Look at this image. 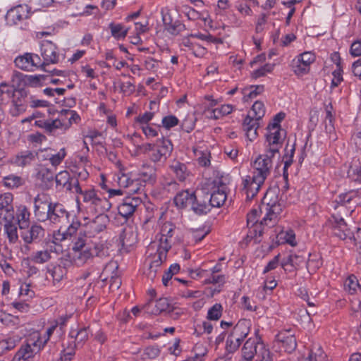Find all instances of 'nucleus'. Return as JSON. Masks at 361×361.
<instances>
[{
  "label": "nucleus",
  "instance_id": "f257e3e1",
  "mask_svg": "<svg viewBox=\"0 0 361 361\" xmlns=\"http://www.w3.org/2000/svg\"><path fill=\"white\" fill-rule=\"evenodd\" d=\"M272 146L266 145V152L259 155L252 164V176H247L243 180V188L247 197L253 198L265 180L271 174L273 167L272 158L279 152H273Z\"/></svg>",
  "mask_w": 361,
  "mask_h": 361
},
{
  "label": "nucleus",
  "instance_id": "f03ea898",
  "mask_svg": "<svg viewBox=\"0 0 361 361\" xmlns=\"http://www.w3.org/2000/svg\"><path fill=\"white\" fill-rule=\"evenodd\" d=\"M72 259L77 266H83L93 259L94 256L104 257L108 255L102 243L97 240L78 235L72 247Z\"/></svg>",
  "mask_w": 361,
  "mask_h": 361
},
{
  "label": "nucleus",
  "instance_id": "7ed1b4c3",
  "mask_svg": "<svg viewBox=\"0 0 361 361\" xmlns=\"http://www.w3.org/2000/svg\"><path fill=\"white\" fill-rule=\"evenodd\" d=\"M50 222L59 226L57 233L54 234L56 240H63L73 235L80 227V223L75 220L65 207L59 203H53L47 214Z\"/></svg>",
  "mask_w": 361,
  "mask_h": 361
},
{
  "label": "nucleus",
  "instance_id": "20e7f679",
  "mask_svg": "<svg viewBox=\"0 0 361 361\" xmlns=\"http://www.w3.org/2000/svg\"><path fill=\"white\" fill-rule=\"evenodd\" d=\"M245 361H272L271 353L258 336L248 338L242 348Z\"/></svg>",
  "mask_w": 361,
  "mask_h": 361
},
{
  "label": "nucleus",
  "instance_id": "39448f33",
  "mask_svg": "<svg viewBox=\"0 0 361 361\" xmlns=\"http://www.w3.org/2000/svg\"><path fill=\"white\" fill-rule=\"evenodd\" d=\"M269 197V194H267L264 197L263 204L264 209L267 211V214L262 219L259 224L252 225L247 233V238L253 239L255 243H257L261 241L260 237L263 233V229L262 226L263 224L267 225V221H271L273 217H276L278 214L280 213L281 209L279 204L275 202H267Z\"/></svg>",
  "mask_w": 361,
  "mask_h": 361
},
{
  "label": "nucleus",
  "instance_id": "423d86ee",
  "mask_svg": "<svg viewBox=\"0 0 361 361\" xmlns=\"http://www.w3.org/2000/svg\"><path fill=\"white\" fill-rule=\"evenodd\" d=\"M80 199L87 207L95 213H104L111 207L109 200L105 197H100L94 189H82V192L76 197L78 203H79Z\"/></svg>",
  "mask_w": 361,
  "mask_h": 361
},
{
  "label": "nucleus",
  "instance_id": "0eeeda50",
  "mask_svg": "<svg viewBox=\"0 0 361 361\" xmlns=\"http://www.w3.org/2000/svg\"><path fill=\"white\" fill-rule=\"evenodd\" d=\"M250 322L247 319L240 320L228 335L226 343V350L228 353H233L240 347L243 340L248 335Z\"/></svg>",
  "mask_w": 361,
  "mask_h": 361
},
{
  "label": "nucleus",
  "instance_id": "6e6552de",
  "mask_svg": "<svg viewBox=\"0 0 361 361\" xmlns=\"http://www.w3.org/2000/svg\"><path fill=\"white\" fill-rule=\"evenodd\" d=\"M71 341L67 347L63 349L61 356V361H71L75 355V349L78 345L83 343L88 338V329L81 328L78 331L71 330Z\"/></svg>",
  "mask_w": 361,
  "mask_h": 361
},
{
  "label": "nucleus",
  "instance_id": "1a4fd4ad",
  "mask_svg": "<svg viewBox=\"0 0 361 361\" xmlns=\"http://www.w3.org/2000/svg\"><path fill=\"white\" fill-rule=\"evenodd\" d=\"M268 133L267 135V145L272 146L273 152H279L281 147L282 140L286 137V131L281 128L279 123H276L274 119L268 127Z\"/></svg>",
  "mask_w": 361,
  "mask_h": 361
},
{
  "label": "nucleus",
  "instance_id": "9d476101",
  "mask_svg": "<svg viewBox=\"0 0 361 361\" xmlns=\"http://www.w3.org/2000/svg\"><path fill=\"white\" fill-rule=\"evenodd\" d=\"M41 55L43 62L41 61L42 69L46 71L45 66L49 64H55L59 62V54L55 44L49 40H43L41 43Z\"/></svg>",
  "mask_w": 361,
  "mask_h": 361
},
{
  "label": "nucleus",
  "instance_id": "9b49d317",
  "mask_svg": "<svg viewBox=\"0 0 361 361\" xmlns=\"http://www.w3.org/2000/svg\"><path fill=\"white\" fill-rule=\"evenodd\" d=\"M95 219L90 222L85 226L84 228L81 229L78 233L80 235H85L90 237V238L97 240L94 238L95 235L99 233L106 228V224L109 221L108 216L103 214V213H99Z\"/></svg>",
  "mask_w": 361,
  "mask_h": 361
},
{
  "label": "nucleus",
  "instance_id": "f8f14e48",
  "mask_svg": "<svg viewBox=\"0 0 361 361\" xmlns=\"http://www.w3.org/2000/svg\"><path fill=\"white\" fill-rule=\"evenodd\" d=\"M315 60L313 53L304 52L295 57L291 63L293 71L298 76L307 74L310 71V64Z\"/></svg>",
  "mask_w": 361,
  "mask_h": 361
},
{
  "label": "nucleus",
  "instance_id": "ddd939ff",
  "mask_svg": "<svg viewBox=\"0 0 361 361\" xmlns=\"http://www.w3.org/2000/svg\"><path fill=\"white\" fill-rule=\"evenodd\" d=\"M275 342L281 350L288 353H293L297 348V341L291 329L279 331L276 336Z\"/></svg>",
  "mask_w": 361,
  "mask_h": 361
},
{
  "label": "nucleus",
  "instance_id": "4468645a",
  "mask_svg": "<svg viewBox=\"0 0 361 361\" xmlns=\"http://www.w3.org/2000/svg\"><path fill=\"white\" fill-rule=\"evenodd\" d=\"M20 84H17L18 87ZM27 92L23 88H17L11 95V105L10 107V114L13 116H18L26 110V97Z\"/></svg>",
  "mask_w": 361,
  "mask_h": 361
},
{
  "label": "nucleus",
  "instance_id": "2eb2a0df",
  "mask_svg": "<svg viewBox=\"0 0 361 361\" xmlns=\"http://www.w3.org/2000/svg\"><path fill=\"white\" fill-rule=\"evenodd\" d=\"M14 63L17 68L25 71H32L35 68L42 69L40 57L32 53H25L17 56Z\"/></svg>",
  "mask_w": 361,
  "mask_h": 361
},
{
  "label": "nucleus",
  "instance_id": "dca6fc26",
  "mask_svg": "<svg viewBox=\"0 0 361 361\" xmlns=\"http://www.w3.org/2000/svg\"><path fill=\"white\" fill-rule=\"evenodd\" d=\"M331 221L335 235L343 240H355L353 232L348 227L343 217L333 214Z\"/></svg>",
  "mask_w": 361,
  "mask_h": 361
},
{
  "label": "nucleus",
  "instance_id": "f3484780",
  "mask_svg": "<svg viewBox=\"0 0 361 361\" xmlns=\"http://www.w3.org/2000/svg\"><path fill=\"white\" fill-rule=\"evenodd\" d=\"M142 204V200L139 196H127L118 207V214L126 219L130 217Z\"/></svg>",
  "mask_w": 361,
  "mask_h": 361
},
{
  "label": "nucleus",
  "instance_id": "a211bd4d",
  "mask_svg": "<svg viewBox=\"0 0 361 361\" xmlns=\"http://www.w3.org/2000/svg\"><path fill=\"white\" fill-rule=\"evenodd\" d=\"M166 241V240L161 241V245H157V243L153 242L148 247L149 251L157 248V252L154 255L151 253L149 259V262L152 263L155 267H160L161 264L166 259L167 252L171 247V245Z\"/></svg>",
  "mask_w": 361,
  "mask_h": 361
},
{
  "label": "nucleus",
  "instance_id": "6ab92c4d",
  "mask_svg": "<svg viewBox=\"0 0 361 361\" xmlns=\"http://www.w3.org/2000/svg\"><path fill=\"white\" fill-rule=\"evenodd\" d=\"M52 204L44 193H39L34 198V213L39 221H44L47 219V214Z\"/></svg>",
  "mask_w": 361,
  "mask_h": 361
},
{
  "label": "nucleus",
  "instance_id": "aec40b11",
  "mask_svg": "<svg viewBox=\"0 0 361 361\" xmlns=\"http://www.w3.org/2000/svg\"><path fill=\"white\" fill-rule=\"evenodd\" d=\"M13 200V196L10 192L0 195V216L5 221H12L14 219Z\"/></svg>",
  "mask_w": 361,
  "mask_h": 361
},
{
  "label": "nucleus",
  "instance_id": "412c9836",
  "mask_svg": "<svg viewBox=\"0 0 361 361\" xmlns=\"http://www.w3.org/2000/svg\"><path fill=\"white\" fill-rule=\"evenodd\" d=\"M63 114L55 120H38L36 121L35 126L44 128L47 133L54 135L58 129L66 130L68 129L69 123H64L63 121Z\"/></svg>",
  "mask_w": 361,
  "mask_h": 361
},
{
  "label": "nucleus",
  "instance_id": "4be33fe9",
  "mask_svg": "<svg viewBox=\"0 0 361 361\" xmlns=\"http://www.w3.org/2000/svg\"><path fill=\"white\" fill-rule=\"evenodd\" d=\"M30 16V8L27 5H19L10 9L6 14L8 22L18 24L19 22L28 18Z\"/></svg>",
  "mask_w": 361,
  "mask_h": 361
},
{
  "label": "nucleus",
  "instance_id": "5701e85b",
  "mask_svg": "<svg viewBox=\"0 0 361 361\" xmlns=\"http://www.w3.org/2000/svg\"><path fill=\"white\" fill-rule=\"evenodd\" d=\"M47 79V76L44 75H27L19 72H15L12 81L15 82L16 80H23L24 85L36 87L42 86Z\"/></svg>",
  "mask_w": 361,
  "mask_h": 361
},
{
  "label": "nucleus",
  "instance_id": "b1692460",
  "mask_svg": "<svg viewBox=\"0 0 361 361\" xmlns=\"http://www.w3.org/2000/svg\"><path fill=\"white\" fill-rule=\"evenodd\" d=\"M143 308L149 314H159L163 312L170 311L171 306L167 298H161L154 302L149 301Z\"/></svg>",
  "mask_w": 361,
  "mask_h": 361
},
{
  "label": "nucleus",
  "instance_id": "393cba45",
  "mask_svg": "<svg viewBox=\"0 0 361 361\" xmlns=\"http://www.w3.org/2000/svg\"><path fill=\"white\" fill-rule=\"evenodd\" d=\"M196 201V195L194 192L188 190H182L176 194L173 198L175 205L180 209L191 206Z\"/></svg>",
  "mask_w": 361,
  "mask_h": 361
},
{
  "label": "nucleus",
  "instance_id": "a878e982",
  "mask_svg": "<svg viewBox=\"0 0 361 361\" xmlns=\"http://www.w3.org/2000/svg\"><path fill=\"white\" fill-rule=\"evenodd\" d=\"M259 121L260 120L253 118L251 114H248L243 121V130L250 141L254 140L257 136V129L260 126Z\"/></svg>",
  "mask_w": 361,
  "mask_h": 361
},
{
  "label": "nucleus",
  "instance_id": "bb28decb",
  "mask_svg": "<svg viewBox=\"0 0 361 361\" xmlns=\"http://www.w3.org/2000/svg\"><path fill=\"white\" fill-rule=\"evenodd\" d=\"M37 347L34 341L23 345L17 352L12 361H26L36 353Z\"/></svg>",
  "mask_w": 361,
  "mask_h": 361
},
{
  "label": "nucleus",
  "instance_id": "cd10ccee",
  "mask_svg": "<svg viewBox=\"0 0 361 361\" xmlns=\"http://www.w3.org/2000/svg\"><path fill=\"white\" fill-rule=\"evenodd\" d=\"M162 18L165 29L171 35H177L185 30V25L180 21L173 22L169 13L164 14Z\"/></svg>",
  "mask_w": 361,
  "mask_h": 361
},
{
  "label": "nucleus",
  "instance_id": "c85d7f7f",
  "mask_svg": "<svg viewBox=\"0 0 361 361\" xmlns=\"http://www.w3.org/2000/svg\"><path fill=\"white\" fill-rule=\"evenodd\" d=\"M138 176L139 180L141 179L145 183L153 185L157 181V169L151 165H143Z\"/></svg>",
  "mask_w": 361,
  "mask_h": 361
},
{
  "label": "nucleus",
  "instance_id": "c756f323",
  "mask_svg": "<svg viewBox=\"0 0 361 361\" xmlns=\"http://www.w3.org/2000/svg\"><path fill=\"white\" fill-rule=\"evenodd\" d=\"M44 231L42 226L33 225L30 229L23 231L21 237L26 243H31L32 241L44 236Z\"/></svg>",
  "mask_w": 361,
  "mask_h": 361
},
{
  "label": "nucleus",
  "instance_id": "7c9ffc66",
  "mask_svg": "<svg viewBox=\"0 0 361 361\" xmlns=\"http://www.w3.org/2000/svg\"><path fill=\"white\" fill-rule=\"evenodd\" d=\"M55 172L45 166H40L38 168L36 178L40 180L45 187H49L54 180Z\"/></svg>",
  "mask_w": 361,
  "mask_h": 361
},
{
  "label": "nucleus",
  "instance_id": "2f4dec72",
  "mask_svg": "<svg viewBox=\"0 0 361 361\" xmlns=\"http://www.w3.org/2000/svg\"><path fill=\"white\" fill-rule=\"evenodd\" d=\"M35 155L30 151H25L14 157L11 162L20 167L25 166L31 164L35 160Z\"/></svg>",
  "mask_w": 361,
  "mask_h": 361
},
{
  "label": "nucleus",
  "instance_id": "473e14b6",
  "mask_svg": "<svg viewBox=\"0 0 361 361\" xmlns=\"http://www.w3.org/2000/svg\"><path fill=\"white\" fill-rule=\"evenodd\" d=\"M226 200V190H224V189H214L210 195L209 203L212 207H219L224 204Z\"/></svg>",
  "mask_w": 361,
  "mask_h": 361
},
{
  "label": "nucleus",
  "instance_id": "72a5a7b5",
  "mask_svg": "<svg viewBox=\"0 0 361 361\" xmlns=\"http://www.w3.org/2000/svg\"><path fill=\"white\" fill-rule=\"evenodd\" d=\"M52 252V246L51 245L49 248H47L43 250H39L35 252H33L31 255V260L37 264H44L49 262L51 258V254Z\"/></svg>",
  "mask_w": 361,
  "mask_h": 361
},
{
  "label": "nucleus",
  "instance_id": "f704fd0d",
  "mask_svg": "<svg viewBox=\"0 0 361 361\" xmlns=\"http://www.w3.org/2000/svg\"><path fill=\"white\" fill-rule=\"evenodd\" d=\"M137 176L133 172H126V171H121L117 175V183L120 187L127 188Z\"/></svg>",
  "mask_w": 361,
  "mask_h": 361
},
{
  "label": "nucleus",
  "instance_id": "c9c22d12",
  "mask_svg": "<svg viewBox=\"0 0 361 361\" xmlns=\"http://www.w3.org/2000/svg\"><path fill=\"white\" fill-rule=\"evenodd\" d=\"M170 168L180 181H184L189 176V172L185 164L174 161Z\"/></svg>",
  "mask_w": 361,
  "mask_h": 361
},
{
  "label": "nucleus",
  "instance_id": "e433bc0d",
  "mask_svg": "<svg viewBox=\"0 0 361 361\" xmlns=\"http://www.w3.org/2000/svg\"><path fill=\"white\" fill-rule=\"evenodd\" d=\"M109 29L111 30V33L112 37H114L116 39H124L128 32V28L126 27L123 25L118 23H111L109 24Z\"/></svg>",
  "mask_w": 361,
  "mask_h": 361
},
{
  "label": "nucleus",
  "instance_id": "4c0bfd02",
  "mask_svg": "<svg viewBox=\"0 0 361 361\" xmlns=\"http://www.w3.org/2000/svg\"><path fill=\"white\" fill-rule=\"evenodd\" d=\"M17 218L20 229L28 226L30 212L25 206L20 205L18 207Z\"/></svg>",
  "mask_w": 361,
  "mask_h": 361
},
{
  "label": "nucleus",
  "instance_id": "58836bf2",
  "mask_svg": "<svg viewBox=\"0 0 361 361\" xmlns=\"http://www.w3.org/2000/svg\"><path fill=\"white\" fill-rule=\"evenodd\" d=\"M66 156L65 148H61L57 153H48L47 157H44L43 160H49L52 166L56 167L61 164Z\"/></svg>",
  "mask_w": 361,
  "mask_h": 361
},
{
  "label": "nucleus",
  "instance_id": "ea45409f",
  "mask_svg": "<svg viewBox=\"0 0 361 361\" xmlns=\"http://www.w3.org/2000/svg\"><path fill=\"white\" fill-rule=\"evenodd\" d=\"M300 361H327L326 355L320 347H316L311 350L307 357H303Z\"/></svg>",
  "mask_w": 361,
  "mask_h": 361
},
{
  "label": "nucleus",
  "instance_id": "a19ab883",
  "mask_svg": "<svg viewBox=\"0 0 361 361\" xmlns=\"http://www.w3.org/2000/svg\"><path fill=\"white\" fill-rule=\"evenodd\" d=\"M66 272V269L60 265L54 266L48 270V274L52 279L54 285L63 279Z\"/></svg>",
  "mask_w": 361,
  "mask_h": 361
},
{
  "label": "nucleus",
  "instance_id": "79ce46f5",
  "mask_svg": "<svg viewBox=\"0 0 361 361\" xmlns=\"http://www.w3.org/2000/svg\"><path fill=\"white\" fill-rule=\"evenodd\" d=\"M4 231L10 243L14 244L18 240L17 226L11 221H6Z\"/></svg>",
  "mask_w": 361,
  "mask_h": 361
},
{
  "label": "nucleus",
  "instance_id": "37998d69",
  "mask_svg": "<svg viewBox=\"0 0 361 361\" xmlns=\"http://www.w3.org/2000/svg\"><path fill=\"white\" fill-rule=\"evenodd\" d=\"M348 176L355 182L361 183V165L358 161H355L350 164Z\"/></svg>",
  "mask_w": 361,
  "mask_h": 361
},
{
  "label": "nucleus",
  "instance_id": "c03bdc74",
  "mask_svg": "<svg viewBox=\"0 0 361 361\" xmlns=\"http://www.w3.org/2000/svg\"><path fill=\"white\" fill-rule=\"evenodd\" d=\"M344 287L350 294L356 293L357 290H361V286L359 284L357 279L354 275H350L346 279Z\"/></svg>",
  "mask_w": 361,
  "mask_h": 361
},
{
  "label": "nucleus",
  "instance_id": "a18cd8bd",
  "mask_svg": "<svg viewBox=\"0 0 361 361\" xmlns=\"http://www.w3.org/2000/svg\"><path fill=\"white\" fill-rule=\"evenodd\" d=\"M4 184L6 187L14 189L24 184L23 179L16 175H9L4 178Z\"/></svg>",
  "mask_w": 361,
  "mask_h": 361
},
{
  "label": "nucleus",
  "instance_id": "49530a36",
  "mask_svg": "<svg viewBox=\"0 0 361 361\" xmlns=\"http://www.w3.org/2000/svg\"><path fill=\"white\" fill-rule=\"evenodd\" d=\"M156 147L161 150L162 154H164V155H165L166 157L171 154L173 150V145L171 142L164 137L157 140Z\"/></svg>",
  "mask_w": 361,
  "mask_h": 361
},
{
  "label": "nucleus",
  "instance_id": "de8ad7c7",
  "mask_svg": "<svg viewBox=\"0 0 361 361\" xmlns=\"http://www.w3.org/2000/svg\"><path fill=\"white\" fill-rule=\"evenodd\" d=\"M230 180L231 178L228 174H218L213 180L214 189H224L226 191Z\"/></svg>",
  "mask_w": 361,
  "mask_h": 361
},
{
  "label": "nucleus",
  "instance_id": "09e8293b",
  "mask_svg": "<svg viewBox=\"0 0 361 361\" xmlns=\"http://www.w3.org/2000/svg\"><path fill=\"white\" fill-rule=\"evenodd\" d=\"M248 114H251L253 118L257 120H261L265 114V107L264 104L260 101H256L252 106L251 111Z\"/></svg>",
  "mask_w": 361,
  "mask_h": 361
},
{
  "label": "nucleus",
  "instance_id": "8fccbe9b",
  "mask_svg": "<svg viewBox=\"0 0 361 361\" xmlns=\"http://www.w3.org/2000/svg\"><path fill=\"white\" fill-rule=\"evenodd\" d=\"M61 114H63V121L64 123H69L68 128L71 127L73 123H77L80 118V116L73 110H64L61 111Z\"/></svg>",
  "mask_w": 361,
  "mask_h": 361
},
{
  "label": "nucleus",
  "instance_id": "3c124183",
  "mask_svg": "<svg viewBox=\"0 0 361 361\" xmlns=\"http://www.w3.org/2000/svg\"><path fill=\"white\" fill-rule=\"evenodd\" d=\"M63 188L68 191L76 194L77 196L79 193L82 192V188L79 183L78 179L75 178L71 177L68 181L66 183V185H63Z\"/></svg>",
  "mask_w": 361,
  "mask_h": 361
},
{
  "label": "nucleus",
  "instance_id": "603ef678",
  "mask_svg": "<svg viewBox=\"0 0 361 361\" xmlns=\"http://www.w3.org/2000/svg\"><path fill=\"white\" fill-rule=\"evenodd\" d=\"M357 191L350 190L349 192L339 195L335 200V202L336 203L335 208H336L338 204L343 205L349 203L354 197L357 196Z\"/></svg>",
  "mask_w": 361,
  "mask_h": 361
},
{
  "label": "nucleus",
  "instance_id": "864d4df0",
  "mask_svg": "<svg viewBox=\"0 0 361 361\" xmlns=\"http://www.w3.org/2000/svg\"><path fill=\"white\" fill-rule=\"evenodd\" d=\"M173 225H171L170 224H164L161 228V237L159 240V243H157V245H161V243H162L161 241H165V240H167L166 241L167 243H169L171 244V243L169 242V240L173 236Z\"/></svg>",
  "mask_w": 361,
  "mask_h": 361
},
{
  "label": "nucleus",
  "instance_id": "5fc2aeb1",
  "mask_svg": "<svg viewBox=\"0 0 361 361\" xmlns=\"http://www.w3.org/2000/svg\"><path fill=\"white\" fill-rule=\"evenodd\" d=\"M223 307L221 304L216 303L209 309L207 318L209 320H218L222 314Z\"/></svg>",
  "mask_w": 361,
  "mask_h": 361
},
{
  "label": "nucleus",
  "instance_id": "6e6d98bb",
  "mask_svg": "<svg viewBox=\"0 0 361 361\" xmlns=\"http://www.w3.org/2000/svg\"><path fill=\"white\" fill-rule=\"evenodd\" d=\"M305 262V257L297 254L290 255L286 262H282L281 266L284 267L287 264H290L293 267H300L302 264Z\"/></svg>",
  "mask_w": 361,
  "mask_h": 361
},
{
  "label": "nucleus",
  "instance_id": "4d7b16f0",
  "mask_svg": "<svg viewBox=\"0 0 361 361\" xmlns=\"http://www.w3.org/2000/svg\"><path fill=\"white\" fill-rule=\"evenodd\" d=\"M210 203L206 202L201 203L197 199L196 201L192 204V209L197 214H207L210 211Z\"/></svg>",
  "mask_w": 361,
  "mask_h": 361
},
{
  "label": "nucleus",
  "instance_id": "13d9d810",
  "mask_svg": "<svg viewBox=\"0 0 361 361\" xmlns=\"http://www.w3.org/2000/svg\"><path fill=\"white\" fill-rule=\"evenodd\" d=\"M247 90H244V99H252L261 94L264 91L263 85L251 86L249 92L247 93Z\"/></svg>",
  "mask_w": 361,
  "mask_h": 361
},
{
  "label": "nucleus",
  "instance_id": "bf43d9fd",
  "mask_svg": "<svg viewBox=\"0 0 361 361\" xmlns=\"http://www.w3.org/2000/svg\"><path fill=\"white\" fill-rule=\"evenodd\" d=\"M191 235L195 242L201 241L209 233V230H205L204 228H192Z\"/></svg>",
  "mask_w": 361,
  "mask_h": 361
},
{
  "label": "nucleus",
  "instance_id": "052dcab7",
  "mask_svg": "<svg viewBox=\"0 0 361 361\" xmlns=\"http://www.w3.org/2000/svg\"><path fill=\"white\" fill-rule=\"evenodd\" d=\"M18 342V337H10L0 342V347L4 350H10L15 348Z\"/></svg>",
  "mask_w": 361,
  "mask_h": 361
},
{
  "label": "nucleus",
  "instance_id": "680f3d73",
  "mask_svg": "<svg viewBox=\"0 0 361 361\" xmlns=\"http://www.w3.org/2000/svg\"><path fill=\"white\" fill-rule=\"evenodd\" d=\"M273 68V64L267 63L261 68L253 71L252 76L255 78L264 76L266 75V73L271 72Z\"/></svg>",
  "mask_w": 361,
  "mask_h": 361
},
{
  "label": "nucleus",
  "instance_id": "e2e57ef3",
  "mask_svg": "<svg viewBox=\"0 0 361 361\" xmlns=\"http://www.w3.org/2000/svg\"><path fill=\"white\" fill-rule=\"evenodd\" d=\"M55 181L57 185L63 186L71 178L70 174L67 171H62L55 175Z\"/></svg>",
  "mask_w": 361,
  "mask_h": 361
},
{
  "label": "nucleus",
  "instance_id": "0e129e2a",
  "mask_svg": "<svg viewBox=\"0 0 361 361\" xmlns=\"http://www.w3.org/2000/svg\"><path fill=\"white\" fill-rule=\"evenodd\" d=\"M162 124L166 129H170L178 124V119L175 116H167L162 118Z\"/></svg>",
  "mask_w": 361,
  "mask_h": 361
},
{
  "label": "nucleus",
  "instance_id": "69168bd1",
  "mask_svg": "<svg viewBox=\"0 0 361 361\" xmlns=\"http://www.w3.org/2000/svg\"><path fill=\"white\" fill-rule=\"evenodd\" d=\"M130 185H131L127 188L128 189V193L135 194L142 190L143 185L137 176L135 178V181H133Z\"/></svg>",
  "mask_w": 361,
  "mask_h": 361
},
{
  "label": "nucleus",
  "instance_id": "338daca9",
  "mask_svg": "<svg viewBox=\"0 0 361 361\" xmlns=\"http://www.w3.org/2000/svg\"><path fill=\"white\" fill-rule=\"evenodd\" d=\"M259 216V211L257 209H253L250 211L249 214H247V226H252V225H256L259 224L258 223V217Z\"/></svg>",
  "mask_w": 361,
  "mask_h": 361
},
{
  "label": "nucleus",
  "instance_id": "774afa93",
  "mask_svg": "<svg viewBox=\"0 0 361 361\" xmlns=\"http://www.w3.org/2000/svg\"><path fill=\"white\" fill-rule=\"evenodd\" d=\"M154 116V112H145L142 115H140L136 118V122L138 123L146 126L152 119Z\"/></svg>",
  "mask_w": 361,
  "mask_h": 361
}]
</instances>
